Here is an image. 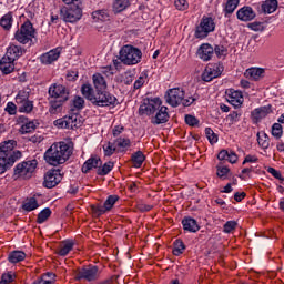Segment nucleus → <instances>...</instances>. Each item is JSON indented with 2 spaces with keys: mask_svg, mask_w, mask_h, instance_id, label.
Listing matches in <instances>:
<instances>
[{
  "mask_svg": "<svg viewBox=\"0 0 284 284\" xmlns=\"http://www.w3.org/2000/svg\"><path fill=\"white\" fill-rule=\"evenodd\" d=\"M74 144L72 142L53 143L44 153V161L49 165H63L72 156Z\"/></svg>",
  "mask_w": 284,
  "mask_h": 284,
  "instance_id": "f257e3e1",
  "label": "nucleus"
},
{
  "mask_svg": "<svg viewBox=\"0 0 284 284\" xmlns=\"http://www.w3.org/2000/svg\"><path fill=\"white\" fill-rule=\"evenodd\" d=\"M81 92L84 98L98 108H108L116 103V97L112 95L105 90H98L94 92L92 84L87 83L81 87Z\"/></svg>",
  "mask_w": 284,
  "mask_h": 284,
  "instance_id": "f03ea898",
  "label": "nucleus"
},
{
  "mask_svg": "<svg viewBox=\"0 0 284 284\" xmlns=\"http://www.w3.org/2000/svg\"><path fill=\"white\" fill-rule=\"evenodd\" d=\"M14 148H17L14 140L0 143V174H6L21 159V151H14Z\"/></svg>",
  "mask_w": 284,
  "mask_h": 284,
  "instance_id": "7ed1b4c3",
  "label": "nucleus"
},
{
  "mask_svg": "<svg viewBox=\"0 0 284 284\" xmlns=\"http://www.w3.org/2000/svg\"><path fill=\"white\" fill-rule=\"evenodd\" d=\"M166 103L172 105V108H179V105H184V108H189L194 103V98H186L185 99V91L181 88H173L168 90L166 95Z\"/></svg>",
  "mask_w": 284,
  "mask_h": 284,
  "instance_id": "20e7f679",
  "label": "nucleus"
},
{
  "mask_svg": "<svg viewBox=\"0 0 284 284\" xmlns=\"http://www.w3.org/2000/svg\"><path fill=\"white\" fill-rule=\"evenodd\" d=\"M142 58L143 52L136 47L126 44L120 50V60L124 65H136L138 63H141Z\"/></svg>",
  "mask_w": 284,
  "mask_h": 284,
  "instance_id": "39448f33",
  "label": "nucleus"
},
{
  "mask_svg": "<svg viewBox=\"0 0 284 284\" xmlns=\"http://www.w3.org/2000/svg\"><path fill=\"white\" fill-rule=\"evenodd\" d=\"M37 165H39V162L37 160H29L21 163H18L14 166V179H32V175L34 174L37 170Z\"/></svg>",
  "mask_w": 284,
  "mask_h": 284,
  "instance_id": "423d86ee",
  "label": "nucleus"
},
{
  "mask_svg": "<svg viewBox=\"0 0 284 284\" xmlns=\"http://www.w3.org/2000/svg\"><path fill=\"white\" fill-rule=\"evenodd\" d=\"M49 95L51 99H57L59 103H51L52 110H57V108H61V103H65L68 99H70V91L63 84H52L49 88Z\"/></svg>",
  "mask_w": 284,
  "mask_h": 284,
  "instance_id": "0eeeda50",
  "label": "nucleus"
},
{
  "mask_svg": "<svg viewBox=\"0 0 284 284\" xmlns=\"http://www.w3.org/2000/svg\"><path fill=\"white\" fill-rule=\"evenodd\" d=\"M16 40L23 45L32 43V39L37 37V30L30 21H26L14 34Z\"/></svg>",
  "mask_w": 284,
  "mask_h": 284,
  "instance_id": "6e6552de",
  "label": "nucleus"
},
{
  "mask_svg": "<svg viewBox=\"0 0 284 284\" xmlns=\"http://www.w3.org/2000/svg\"><path fill=\"white\" fill-rule=\"evenodd\" d=\"M60 17L65 23H77L83 17V6L62 7L60 9Z\"/></svg>",
  "mask_w": 284,
  "mask_h": 284,
  "instance_id": "1a4fd4ad",
  "label": "nucleus"
},
{
  "mask_svg": "<svg viewBox=\"0 0 284 284\" xmlns=\"http://www.w3.org/2000/svg\"><path fill=\"white\" fill-rule=\"evenodd\" d=\"M53 125L60 129L74 130L77 128H81V125H83V121L81 120V115L70 113L69 115L55 120Z\"/></svg>",
  "mask_w": 284,
  "mask_h": 284,
  "instance_id": "9d476101",
  "label": "nucleus"
},
{
  "mask_svg": "<svg viewBox=\"0 0 284 284\" xmlns=\"http://www.w3.org/2000/svg\"><path fill=\"white\" fill-rule=\"evenodd\" d=\"M223 64L221 63H210L206 65L202 73V81L210 83V81H214V79H219L221 74H223Z\"/></svg>",
  "mask_w": 284,
  "mask_h": 284,
  "instance_id": "9b49d317",
  "label": "nucleus"
},
{
  "mask_svg": "<svg viewBox=\"0 0 284 284\" xmlns=\"http://www.w3.org/2000/svg\"><path fill=\"white\" fill-rule=\"evenodd\" d=\"M163 101L160 98H151L144 100L143 104L139 109L140 114H145L146 116H152L161 106Z\"/></svg>",
  "mask_w": 284,
  "mask_h": 284,
  "instance_id": "f8f14e48",
  "label": "nucleus"
},
{
  "mask_svg": "<svg viewBox=\"0 0 284 284\" xmlns=\"http://www.w3.org/2000/svg\"><path fill=\"white\" fill-rule=\"evenodd\" d=\"M99 266H88L80 268L75 273L77 281H88V283H92V281H98L99 278Z\"/></svg>",
  "mask_w": 284,
  "mask_h": 284,
  "instance_id": "ddd939ff",
  "label": "nucleus"
},
{
  "mask_svg": "<svg viewBox=\"0 0 284 284\" xmlns=\"http://www.w3.org/2000/svg\"><path fill=\"white\" fill-rule=\"evenodd\" d=\"M216 24L214 23V19L204 17L202 18L200 26L196 28L195 37L196 39H205L209 32H214Z\"/></svg>",
  "mask_w": 284,
  "mask_h": 284,
  "instance_id": "4468645a",
  "label": "nucleus"
},
{
  "mask_svg": "<svg viewBox=\"0 0 284 284\" xmlns=\"http://www.w3.org/2000/svg\"><path fill=\"white\" fill-rule=\"evenodd\" d=\"M119 202V195H109L103 204H97L92 206V212L97 216H102V214H106L110 212L114 205Z\"/></svg>",
  "mask_w": 284,
  "mask_h": 284,
  "instance_id": "2eb2a0df",
  "label": "nucleus"
},
{
  "mask_svg": "<svg viewBox=\"0 0 284 284\" xmlns=\"http://www.w3.org/2000/svg\"><path fill=\"white\" fill-rule=\"evenodd\" d=\"M61 181H63V174H61V170H50L44 174L43 185L48 190H52V187H57Z\"/></svg>",
  "mask_w": 284,
  "mask_h": 284,
  "instance_id": "dca6fc26",
  "label": "nucleus"
},
{
  "mask_svg": "<svg viewBox=\"0 0 284 284\" xmlns=\"http://www.w3.org/2000/svg\"><path fill=\"white\" fill-rule=\"evenodd\" d=\"M26 54V49L19 44L10 43L7 48L6 54L12 61H19Z\"/></svg>",
  "mask_w": 284,
  "mask_h": 284,
  "instance_id": "f3484780",
  "label": "nucleus"
},
{
  "mask_svg": "<svg viewBox=\"0 0 284 284\" xmlns=\"http://www.w3.org/2000/svg\"><path fill=\"white\" fill-rule=\"evenodd\" d=\"M226 100L233 105V108H241L243 105V93L234 89H229L226 91Z\"/></svg>",
  "mask_w": 284,
  "mask_h": 284,
  "instance_id": "a211bd4d",
  "label": "nucleus"
},
{
  "mask_svg": "<svg viewBox=\"0 0 284 284\" xmlns=\"http://www.w3.org/2000/svg\"><path fill=\"white\" fill-rule=\"evenodd\" d=\"M59 57H61V49L55 48V49H52V50L43 53L40 57V61L43 65H52V63H54V61H59Z\"/></svg>",
  "mask_w": 284,
  "mask_h": 284,
  "instance_id": "6ab92c4d",
  "label": "nucleus"
},
{
  "mask_svg": "<svg viewBox=\"0 0 284 284\" xmlns=\"http://www.w3.org/2000/svg\"><path fill=\"white\" fill-rule=\"evenodd\" d=\"M155 112V116H153L151 120V123H153V125H161L162 123H168V121H170V113L168 112V106L162 104L161 108Z\"/></svg>",
  "mask_w": 284,
  "mask_h": 284,
  "instance_id": "aec40b11",
  "label": "nucleus"
},
{
  "mask_svg": "<svg viewBox=\"0 0 284 284\" xmlns=\"http://www.w3.org/2000/svg\"><path fill=\"white\" fill-rule=\"evenodd\" d=\"M236 17L240 21H254V19H256V12L252 7H242L237 10Z\"/></svg>",
  "mask_w": 284,
  "mask_h": 284,
  "instance_id": "412c9836",
  "label": "nucleus"
},
{
  "mask_svg": "<svg viewBox=\"0 0 284 284\" xmlns=\"http://www.w3.org/2000/svg\"><path fill=\"white\" fill-rule=\"evenodd\" d=\"M197 57L202 61H210L212 59V57H214V47L209 43H203L197 49Z\"/></svg>",
  "mask_w": 284,
  "mask_h": 284,
  "instance_id": "4be33fe9",
  "label": "nucleus"
},
{
  "mask_svg": "<svg viewBox=\"0 0 284 284\" xmlns=\"http://www.w3.org/2000/svg\"><path fill=\"white\" fill-rule=\"evenodd\" d=\"M245 79H250V81H261L263 77H265V69L263 68H250L244 72Z\"/></svg>",
  "mask_w": 284,
  "mask_h": 284,
  "instance_id": "5701e85b",
  "label": "nucleus"
},
{
  "mask_svg": "<svg viewBox=\"0 0 284 284\" xmlns=\"http://www.w3.org/2000/svg\"><path fill=\"white\" fill-rule=\"evenodd\" d=\"M14 61L11 58H8V55H3L0 60V70L3 74H11V72H14Z\"/></svg>",
  "mask_w": 284,
  "mask_h": 284,
  "instance_id": "b1692460",
  "label": "nucleus"
},
{
  "mask_svg": "<svg viewBox=\"0 0 284 284\" xmlns=\"http://www.w3.org/2000/svg\"><path fill=\"white\" fill-rule=\"evenodd\" d=\"M74 250V241L73 240H64L61 242L59 250L57 251V254L59 256H68L70 252Z\"/></svg>",
  "mask_w": 284,
  "mask_h": 284,
  "instance_id": "393cba45",
  "label": "nucleus"
},
{
  "mask_svg": "<svg viewBox=\"0 0 284 284\" xmlns=\"http://www.w3.org/2000/svg\"><path fill=\"white\" fill-rule=\"evenodd\" d=\"M182 225H183V230H185V232H199V230H201V226H199V222H196L195 219H192L190 216L184 217L182 220Z\"/></svg>",
  "mask_w": 284,
  "mask_h": 284,
  "instance_id": "a878e982",
  "label": "nucleus"
},
{
  "mask_svg": "<svg viewBox=\"0 0 284 284\" xmlns=\"http://www.w3.org/2000/svg\"><path fill=\"white\" fill-rule=\"evenodd\" d=\"M272 113V106L266 105V106H260L252 112V116L255 121H261V119H265L267 114Z\"/></svg>",
  "mask_w": 284,
  "mask_h": 284,
  "instance_id": "bb28decb",
  "label": "nucleus"
},
{
  "mask_svg": "<svg viewBox=\"0 0 284 284\" xmlns=\"http://www.w3.org/2000/svg\"><path fill=\"white\" fill-rule=\"evenodd\" d=\"M115 148H118V152H125L128 148L132 146V141L128 136H120L114 140Z\"/></svg>",
  "mask_w": 284,
  "mask_h": 284,
  "instance_id": "cd10ccee",
  "label": "nucleus"
},
{
  "mask_svg": "<svg viewBox=\"0 0 284 284\" xmlns=\"http://www.w3.org/2000/svg\"><path fill=\"white\" fill-rule=\"evenodd\" d=\"M92 81L95 90H108V82L101 73H95L92 75Z\"/></svg>",
  "mask_w": 284,
  "mask_h": 284,
  "instance_id": "c85d7f7f",
  "label": "nucleus"
},
{
  "mask_svg": "<svg viewBox=\"0 0 284 284\" xmlns=\"http://www.w3.org/2000/svg\"><path fill=\"white\" fill-rule=\"evenodd\" d=\"M130 6H131L130 0H113L112 10L115 14H119V12H123L128 10Z\"/></svg>",
  "mask_w": 284,
  "mask_h": 284,
  "instance_id": "c756f323",
  "label": "nucleus"
},
{
  "mask_svg": "<svg viewBox=\"0 0 284 284\" xmlns=\"http://www.w3.org/2000/svg\"><path fill=\"white\" fill-rule=\"evenodd\" d=\"M101 165V159L99 158H91L84 162L82 165V172L83 174H88L90 170H94L95 168H99Z\"/></svg>",
  "mask_w": 284,
  "mask_h": 284,
  "instance_id": "7c9ffc66",
  "label": "nucleus"
},
{
  "mask_svg": "<svg viewBox=\"0 0 284 284\" xmlns=\"http://www.w3.org/2000/svg\"><path fill=\"white\" fill-rule=\"evenodd\" d=\"M26 252L23 251H12L8 255L9 263H12L16 265V263H21L22 261H26Z\"/></svg>",
  "mask_w": 284,
  "mask_h": 284,
  "instance_id": "2f4dec72",
  "label": "nucleus"
},
{
  "mask_svg": "<svg viewBox=\"0 0 284 284\" xmlns=\"http://www.w3.org/2000/svg\"><path fill=\"white\" fill-rule=\"evenodd\" d=\"M277 8H278V0H266L262 4V10L266 14H272L276 12Z\"/></svg>",
  "mask_w": 284,
  "mask_h": 284,
  "instance_id": "473e14b6",
  "label": "nucleus"
},
{
  "mask_svg": "<svg viewBox=\"0 0 284 284\" xmlns=\"http://www.w3.org/2000/svg\"><path fill=\"white\" fill-rule=\"evenodd\" d=\"M14 21L12 12H8L0 19V26L3 30H10L12 28V23Z\"/></svg>",
  "mask_w": 284,
  "mask_h": 284,
  "instance_id": "72a5a7b5",
  "label": "nucleus"
},
{
  "mask_svg": "<svg viewBox=\"0 0 284 284\" xmlns=\"http://www.w3.org/2000/svg\"><path fill=\"white\" fill-rule=\"evenodd\" d=\"M131 161L133 168H141V165H143V162L145 161V154H143L141 151H136L132 154Z\"/></svg>",
  "mask_w": 284,
  "mask_h": 284,
  "instance_id": "f704fd0d",
  "label": "nucleus"
},
{
  "mask_svg": "<svg viewBox=\"0 0 284 284\" xmlns=\"http://www.w3.org/2000/svg\"><path fill=\"white\" fill-rule=\"evenodd\" d=\"M216 176L221 179V181H226L227 176H230V168L217 164L216 165Z\"/></svg>",
  "mask_w": 284,
  "mask_h": 284,
  "instance_id": "c9c22d12",
  "label": "nucleus"
},
{
  "mask_svg": "<svg viewBox=\"0 0 284 284\" xmlns=\"http://www.w3.org/2000/svg\"><path fill=\"white\" fill-rule=\"evenodd\" d=\"M34 130H37L34 121H28L20 126L19 132L20 134H30V132H34Z\"/></svg>",
  "mask_w": 284,
  "mask_h": 284,
  "instance_id": "e433bc0d",
  "label": "nucleus"
},
{
  "mask_svg": "<svg viewBox=\"0 0 284 284\" xmlns=\"http://www.w3.org/2000/svg\"><path fill=\"white\" fill-rule=\"evenodd\" d=\"M257 143L262 150L270 148V136L265 132L257 133Z\"/></svg>",
  "mask_w": 284,
  "mask_h": 284,
  "instance_id": "4c0bfd02",
  "label": "nucleus"
},
{
  "mask_svg": "<svg viewBox=\"0 0 284 284\" xmlns=\"http://www.w3.org/2000/svg\"><path fill=\"white\" fill-rule=\"evenodd\" d=\"M92 17L94 21H108V19H110V14L105 9L93 11Z\"/></svg>",
  "mask_w": 284,
  "mask_h": 284,
  "instance_id": "58836bf2",
  "label": "nucleus"
},
{
  "mask_svg": "<svg viewBox=\"0 0 284 284\" xmlns=\"http://www.w3.org/2000/svg\"><path fill=\"white\" fill-rule=\"evenodd\" d=\"M185 252V243L181 240H175L173 243V255L181 256Z\"/></svg>",
  "mask_w": 284,
  "mask_h": 284,
  "instance_id": "ea45409f",
  "label": "nucleus"
},
{
  "mask_svg": "<svg viewBox=\"0 0 284 284\" xmlns=\"http://www.w3.org/2000/svg\"><path fill=\"white\" fill-rule=\"evenodd\" d=\"M30 100V91L27 90H20L18 94L16 95V103L17 105H21L22 103Z\"/></svg>",
  "mask_w": 284,
  "mask_h": 284,
  "instance_id": "a19ab883",
  "label": "nucleus"
},
{
  "mask_svg": "<svg viewBox=\"0 0 284 284\" xmlns=\"http://www.w3.org/2000/svg\"><path fill=\"white\" fill-rule=\"evenodd\" d=\"M18 110L19 112H24L26 114H30V112L34 110V103L30 100H27L26 102L18 104Z\"/></svg>",
  "mask_w": 284,
  "mask_h": 284,
  "instance_id": "79ce46f5",
  "label": "nucleus"
},
{
  "mask_svg": "<svg viewBox=\"0 0 284 284\" xmlns=\"http://www.w3.org/2000/svg\"><path fill=\"white\" fill-rule=\"evenodd\" d=\"M22 207L26 212H32L39 207V202H37V199L31 197L27 200Z\"/></svg>",
  "mask_w": 284,
  "mask_h": 284,
  "instance_id": "37998d69",
  "label": "nucleus"
},
{
  "mask_svg": "<svg viewBox=\"0 0 284 284\" xmlns=\"http://www.w3.org/2000/svg\"><path fill=\"white\" fill-rule=\"evenodd\" d=\"M113 169H114V162L109 161L104 163L101 169H99L98 174L100 176H105L110 174V172H112Z\"/></svg>",
  "mask_w": 284,
  "mask_h": 284,
  "instance_id": "c03bdc74",
  "label": "nucleus"
},
{
  "mask_svg": "<svg viewBox=\"0 0 284 284\" xmlns=\"http://www.w3.org/2000/svg\"><path fill=\"white\" fill-rule=\"evenodd\" d=\"M116 150L119 149L116 148V144L114 142H106L105 144H103L104 156H112V154H114Z\"/></svg>",
  "mask_w": 284,
  "mask_h": 284,
  "instance_id": "a18cd8bd",
  "label": "nucleus"
},
{
  "mask_svg": "<svg viewBox=\"0 0 284 284\" xmlns=\"http://www.w3.org/2000/svg\"><path fill=\"white\" fill-rule=\"evenodd\" d=\"M241 0H227L225 8H224V12H226V14H232L234 12V10H236V8H239V3Z\"/></svg>",
  "mask_w": 284,
  "mask_h": 284,
  "instance_id": "49530a36",
  "label": "nucleus"
},
{
  "mask_svg": "<svg viewBox=\"0 0 284 284\" xmlns=\"http://www.w3.org/2000/svg\"><path fill=\"white\" fill-rule=\"evenodd\" d=\"M148 83V73L142 72L140 77L135 80L133 88L134 90H140V88H143Z\"/></svg>",
  "mask_w": 284,
  "mask_h": 284,
  "instance_id": "de8ad7c7",
  "label": "nucleus"
},
{
  "mask_svg": "<svg viewBox=\"0 0 284 284\" xmlns=\"http://www.w3.org/2000/svg\"><path fill=\"white\" fill-rule=\"evenodd\" d=\"M52 214V211H50V209H44L42 210L39 214H38V219H37V223L41 224V223H45V221L48 219H50Z\"/></svg>",
  "mask_w": 284,
  "mask_h": 284,
  "instance_id": "09e8293b",
  "label": "nucleus"
},
{
  "mask_svg": "<svg viewBox=\"0 0 284 284\" xmlns=\"http://www.w3.org/2000/svg\"><path fill=\"white\" fill-rule=\"evenodd\" d=\"M237 226H239V223L236 221H227L223 225V232L224 234H232V232H234V230H236Z\"/></svg>",
  "mask_w": 284,
  "mask_h": 284,
  "instance_id": "8fccbe9b",
  "label": "nucleus"
},
{
  "mask_svg": "<svg viewBox=\"0 0 284 284\" xmlns=\"http://www.w3.org/2000/svg\"><path fill=\"white\" fill-rule=\"evenodd\" d=\"M272 134L275 136V139H281V136H283V125L281 122L272 125Z\"/></svg>",
  "mask_w": 284,
  "mask_h": 284,
  "instance_id": "3c124183",
  "label": "nucleus"
},
{
  "mask_svg": "<svg viewBox=\"0 0 284 284\" xmlns=\"http://www.w3.org/2000/svg\"><path fill=\"white\" fill-rule=\"evenodd\" d=\"M205 134H206V139L209 140V142L214 145V143L219 142V135H216V133H214V131L210 128L205 129Z\"/></svg>",
  "mask_w": 284,
  "mask_h": 284,
  "instance_id": "603ef678",
  "label": "nucleus"
},
{
  "mask_svg": "<svg viewBox=\"0 0 284 284\" xmlns=\"http://www.w3.org/2000/svg\"><path fill=\"white\" fill-rule=\"evenodd\" d=\"M73 108L77 110H83L85 106V100L81 97H75L72 101Z\"/></svg>",
  "mask_w": 284,
  "mask_h": 284,
  "instance_id": "864d4df0",
  "label": "nucleus"
},
{
  "mask_svg": "<svg viewBox=\"0 0 284 284\" xmlns=\"http://www.w3.org/2000/svg\"><path fill=\"white\" fill-rule=\"evenodd\" d=\"M12 281H14V273L8 272L2 274L0 284H9V283H12Z\"/></svg>",
  "mask_w": 284,
  "mask_h": 284,
  "instance_id": "5fc2aeb1",
  "label": "nucleus"
},
{
  "mask_svg": "<svg viewBox=\"0 0 284 284\" xmlns=\"http://www.w3.org/2000/svg\"><path fill=\"white\" fill-rule=\"evenodd\" d=\"M124 132H125L124 125H115L112 129V134H113L114 139L121 138V134H123Z\"/></svg>",
  "mask_w": 284,
  "mask_h": 284,
  "instance_id": "6e6d98bb",
  "label": "nucleus"
},
{
  "mask_svg": "<svg viewBox=\"0 0 284 284\" xmlns=\"http://www.w3.org/2000/svg\"><path fill=\"white\" fill-rule=\"evenodd\" d=\"M101 72H102V74H104L105 77H113V74L116 73L114 67H112V65L102 67V68H101Z\"/></svg>",
  "mask_w": 284,
  "mask_h": 284,
  "instance_id": "4d7b16f0",
  "label": "nucleus"
},
{
  "mask_svg": "<svg viewBox=\"0 0 284 284\" xmlns=\"http://www.w3.org/2000/svg\"><path fill=\"white\" fill-rule=\"evenodd\" d=\"M213 52H215L216 57L221 58L227 54V49L223 45H215Z\"/></svg>",
  "mask_w": 284,
  "mask_h": 284,
  "instance_id": "13d9d810",
  "label": "nucleus"
},
{
  "mask_svg": "<svg viewBox=\"0 0 284 284\" xmlns=\"http://www.w3.org/2000/svg\"><path fill=\"white\" fill-rule=\"evenodd\" d=\"M175 8L176 10H187L190 8V4L187 3V0H175Z\"/></svg>",
  "mask_w": 284,
  "mask_h": 284,
  "instance_id": "bf43d9fd",
  "label": "nucleus"
},
{
  "mask_svg": "<svg viewBox=\"0 0 284 284\" xmlns=\"http://www.w3.org/2000/svg\"><path fill=\"white\" fill-rule=\"evenodd\" d=\"M266 172H268V174H272L274 179H278V181L283 180V175L281 174V172L272 166H268L266 169Z\"/></svg>",
  "mask_w": 284,
  "mask_h": 284,
  "instance_id": "052dcab7",
  "label": "nucleus"
},
{
  "mask_svg": "<svg viewBox=\"0 0 284 284\" xmlns=\"http://www.w3.org/2000/svg\"><path fill=\"white\" fill-rule=\"evenodd\" d=\"M185 123L186 125L194 128V125L199 123V119H196L194 115H185Z\"/></svg>",
  "mask_w": 284,
  "mask_h": 284,
  "instance_id": "680f3d73",
  "label": "nucleus"
},
{
  "mask_svg": "<svg viewBox=\"0 0 284 284\" xmlns=\"http://www.w3.org/2000/svg\"><path fill=\"white\" fill-rule=\"evenodd\" d=\"M4 110L8 114H17V104H14V102H8Z\"/></svg>",
  "mask_w": 284,
  "mask_h": 284,
  "instance_id": "e2e57ef3",
  "label": "nucleus"
},
{
  "mask_svg": "<svg viewBox=\"0 0 284 284\" xmlns=\"http://www.w3.org/2000/svg\"><path fill=\"white\" fill-rule=\"evenodd\" d=\"M229 156H230V151L227 150H222L217 154L219 161H227Z\"/></svg>",
  "mask_w": 284,
  "mask_h": 284,
  "instance_id": "0e129e2a",
  "label": "nucleus"
},
{
  "mask_svg": "<svg viewBox=\"0 0 284 284\" xmlns=\"http://www.w3.org/2000/svg\"><path fill=\"white\" fill-rule=\"evenodd\" d=\"M77 79H79V72H77V71H69L67 73V80L68 81H77Z\"/></svg>",
  "mask_w": 284,
  "mask_h": 284,
  "instance_id": "69168bd1",
  "label": "nucleus"
},
{
  "mask_svg": "<svg viewBox=\"0 0 284 284\" xmlns=\"http://www.w3.org/2000/svg\"><path fill=\"white\" fill-rule=\"evenodd\" d=\"M65 6H83V0H62Z\"/></svg>",
  "mask_w": 284,
  "mask_h": 284,
  "instance_id": "338daca9",
  "label": "nucleus"
},
{
  "mask_svg": "<svg viewBox=\"0 0 284 284\" xmlns=\"http://www.w3.org/2000/svg\"><path fill=\"white\" fill-rule=\"evenodd\" d=\"M226 161H229V163H236V161H239V155H236L234 151H230Z\"/></svg>",
  "mask_w": 284,
  "mask_h": 284,
  "instance_id": "774afa93",
  "label": "nucleus"
}]
</instances>
